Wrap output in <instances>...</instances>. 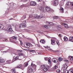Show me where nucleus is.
Instances as JSON below:
<instances>
[{
  "label": "nucleus",
  "instance_id": "nucleus-11",
  "mask_svg": "<svg viewBox=\"0 0 73 73\" xmlns=\"http://www.w3.org/2000/svg\"><path fill=\"white\" fill-rule=\"evenodd\" d=\"M62 25L64 26L65 28H68V24L66 23H63L62 24Z\"/></svg>",
  "mask_w": 73,
  "mask_h": 73
},
{
  "label": "nucleus",
  "instance_id": "nucleus-17",
  "mask_svg": "<svg viewBox=\"0 0 73 73\" xmlns=\"http://www.w3.org/2000/svg\"><path fill=\"white\" fill-rule=\"evenodd\" d=\"M51 44H52V45H54L56 44V43H55V42H54V40L51 39Z\"/></svg>",
  "mask_w": 73,
  "mask_h": 73
},
{
  "label": "nucleus",
  "instance_id": "nucleus-20",
  "mask_svg": "<svg viewBox=\"0 0 73 73\" xmlns=\"http://www.w3.org/2000/svg\"><path fill=\"white\" fill-rule=\"evenodd\" d=\"M4 28V25L0 24V29H3Z\"/></svg>",
  "mask_w": 73,
  "mask_h": 73
},
{
  "label": "nucleus",
  "instance_id": "nucleus-49",
  "mask_svg": "<svg viewBox=\"0 0 73 73\" xmlns=\"http://www.w3.org/2000/svg\"><path fill=\"white\" fill-rule=\"evenodd\" d=\"M59 36H60V37H62V35H61V34H59Z\"/></svg>",
  "mask_w": 73,
  "mask_h": 73
},
{
  "label": "nucleus",
  "instance_id": "nucleus-28",
  "mask_svg": "<svg viewBox=\"0 0 73 73\" xmlns=\"http://www.w3.org/2000/svg\"><path fill=\"white\" fill-rule=\"evenodd\" d=\"M63 71L65 73H69V71H68L67 70H63Z\"/></svg>",
  "mask_w": 73,
  "mask_h": 73
},
{
  "label": "nucleus",
  "instance_id": "nucleus-1",
  "mask_svg": "<svg viewBox=\"0 0 73 73\" xmlns=\"http://www.w3.org/2000/svg\"><path fill=\"white\" fill-rule=\"evenodd\" d=\"M7 31L8 32H12V29L11 26L10 25H8L7 28Z\"/></svg>",
  "mask_w": 73,
  "mask_h": 73
},
{
  "label": "nucleus",
  "instance_id": "nucleus-42",
  "mask_svg": "<svg viewBox=\"0 0 73 73\" xmlns=\"http://www.w3.org/2000/svg\"><path fill=\"white\" fill-rule=\"evenodd\" d=\"M37 32L38 33H42V32H41V31H37Z\"/></svg>",
  "mask_w": 73,
  "mask_h": 73
},
{
  "label": "nucleus",
  "instance_id": "nucleus-53",
  "mask_svg": "<svg viewBox=\"0 0 73 73\" xmlns=\"http://www.w3.org/2000/svg\"><path fill=\"white\" fill-rule=\"evenodd\" d=\"M42 0H38V1H41Z\"/></svg>",
  "mask_w": 73,
  "mask_h": 73
},
{
  "label": "nucleus",
  "instance_id": "nucleus-18",
  "mask_svg": "<svg viewBox=\"0 0 73 73\" xmlns=\"http://www.w3.org/2000/svg\"><path fill=\"white\" fill-rule=\"evenodd\" d=\"M29 73H32L33 72V69L32 68H30L29 70Z\"/></svg>",
  "mask_w": 73,
  "mask_h": 73
},
{
  "label": "nucleus",
  "instance_id": "nucleus-55",
  "mask_svg": "<svg viewBox=\"0 0 73 73\" xmlns=\"http://www.w3.org/2000/svg\"><path fill=\"white\" fill-rule=\"evenodd\" d=\"M12 19H13V18H11V19H9V20H12Z\"/></svg>",
  "mask_w": 73,
  "mask_h": 73
},
{
  "label": "nucleus",
  "instance_id": "nucleus-59",
  "mask_svg": "<svg viewBox=\"0 0 73 73\" xmlns=\"http://www.w3.org/2000/svg\"><path fill=\"white\" fill-rule=\"evenodd\" d=\"M22 73H24V72H22Z\"/></svg>",
  "mask_w": 73,
  "mask_h": 73
},
{
  "label": "nucleus",
  "instance_id": "nucleus-16",
  "mask_svg": "<svg viewBox=\"0 0 73 73\" xmlns=\"http://www.w3.org/2000/svg\"><path fill=\"white\" fill-rule=\"evenodd\" d=\"M64 41H67L68 40V38L66 36H64Z\"/></svg>",
  "mask_w": 73,
  "mask_h": 73
},
{
  "label": "nucleus",
  "instance_id": "nucleus-33",
  "mask_svg": "<svg viewBox=\"0 0 73 73\" xmlns=\"http://www.w3.org/2000/svg\"><path fill=\"white\" fill-rule=\"evenodd\" d=\"M62 58H61V57L59 58L58 60L59 61H62Z\"/></svg>",
  "mask_w": 73,
  "mask_h": 73
},
{
  "label": "nucleus",
  "instance_id": "nucleus-41",
  "mask_svg": "<svg viewBox=\"0 0 73 73\" xmlns=\"http://www.w3.org/2000/svg\"><path fill=\"white\" fill-rule=\"evenodd\" d=\"M50 22H48V21H46V24H47L48 25H49V23Z\"/></svg>",
  "mask_w": 73,
  "mask_h": 73
},
{
  "label": "nucleus",
  "instance_id": "nucleus-5",
  "mask_svg": "<svg viewBox=\"0 0 73 73\" xmlns=\"http://www.w3.org/2000/svg\"><path fill=\"white\" fill-rule=\"evenodd\" d=\"M67 65L66 64H64L63 66V67L62 68L63 70H66L67 69Z\"/></svg>",
  "mask_w": 73,
  "mask_h": 73
},
{
  "label": "nucleus",
  "instance_id": "nucleus-58",
  "mask_svg": "<svg viewBox=\"0 0 73 73\" xmlns=\"http://www.w3.org/2000/svg\"><path fill=\"white\" fill-rule=\"evenodd\" d=\"M63 1H65V0H62Z\"/></svg>",
  "mask_w": 73,
  "mask_h": 73
},
{
  "label": "nucleus",
  "instance_id": "nucleus-37",
  "mask_svg": "<svg viewBox=\"0 0 73 73\" xmlns=\"http://www.w3.org/2000/svg\"><path fill=\"white\" fill-rule=\"evenodd\" d=\"M41 67H42V68H44V67H46V65H45V64H44V65H42L41 66Z\"/></svg>",
  "mask_w": 73,
  "mask_h": 73
},
{
  "label": "nucleus",
  "instance_id": "nucleus-48",
  "mask_svg": "<svg viewBox=\"0 0 73 73\" xmlns=\"http://www.w3.org/2000/svg\"><path fill=\"white\" fill-rule=\"evenodd\" d=\"M71 5L72 6V8H73V2H71Z\"/></svg>",
  "mask_w": 73,
  "mask_h": 73
},
{
  "label": "nucleus",
  "instance_id": "nucleus-10",
  "mask_svg": "<svg viewBox=\"0 0 73 73\" xmlns=\"http://www.w3.org/2000/svg\"><path fill=\"white\" fill-rule=\"evenodd\" d=\"M26 45L27 46V48H29V46H32V44L29 43H26Z\"/></svg>",
  "mask_w": 73,
  "mask_h": 73
},
{
  "label": "nucleus",
  "instance_id": "nucleus-52",
  "mask_svg": "<svg viewBox=\"0 0 73 73\" xmlns=\"http://www.w3.org/2000/svg\"><path fill=\"white\" fill-rule=\"evenodd\" d=\"M34 64H32V63H31V66H34Z\"/></svg>",
  "mask_w": 73,
  "mask_h": 73
},
{
  "label": "nucleus",
  "instance_id": "nucleus-24",
  "mask_svg": "<svg viewBox=\"0 0 73 73\" xmlns=\"http://www.w3.org/2000/svg\"><path fill=\"white\" fill-rule=\"evenodd\" d=\"M57 28L58 30H61V28L60 27V26H57Z\"/></svg>",
  "mask_w": 73,
  "mask_h": 73
},
{
  "label": "nucleus",
  "instance_id": "nucleus-22",
  "mask_svg": "<svg viewBox=\"0 0 73 73\" xmlns=\"http://www.w3.org/2000/svg\"><path fill=\"white\" fill-rule=\"evenodd\" d=\"M72 4V2H67L66 3V5H70Z\"/></svg>",
  "mask_w": 73,
  "mask_h": 73
},
{
  "label": "nucleus",
  "instance_id": "nucleus-2",
  "mask_svg": "<svg viewBox=\"0 0 73 73\" xmlns=\"http://www.w3.org/2000/svg\"><path fill=\"white\" fill-rule=\"evenodd\" d=\"M27 25L25 24H24V23H21L19 25V28H24V27H26Z\"/></svg>",
  "mask_w": 73,
  "mask_h": 73
},
{
  "label": "nucleus",
  "instance_id": "nucleus-35",
  "mask_svg": "<svg viewBox=\"0 0 73 73\" xmlns=\"http://www.w3.org/2000/svg\"><path fill=\"white\" fill-rule=\"evenodd\" d=\"M56 44H57V45H59L60 43L59 42V41L58 40H56Z\"/></svg>",
  "mask_w": 73,
  "mask_h": 73
},
{
  "label": "nucleus",
  "instance_id": "nucleus-13",
  "mask_svg": "<svg viewBox=\"0 0 73 73\" xmlns=\"http://www.w3.org/2000/svg\"><path fill=\"white\" fill-rule=\"evenodd\" d=\"M44 27L46 29H50L51 28V27L49 25H45L44 26Z\"/></svg>",
  "mask_w": 73,
  "mask_h": 73
},
{
  "label": "nucleus",
  "instance_id": "nucleus-43",
  "mask_svg": "<svg viewBox=\"0 0 73 73\" xmlns=\"http://www.w3.org/2000/svg\"><path fill=\"white\" fill-rule=\"evenodd\" d=\"M56 72L57 73H59V72H60V70H56Z\"/></svg>",
  "mask_w": 73,
  "mask_h": 73
},
{
  "label": "nucleus",
  "instance_id": "nucleus-30",
  "mask_svg": "<svg viewBox=\"0 0 73 73\" xmlns=\"http://www.w3.org/2000/svg\"><path fill=\"white\" fill-rule=\"evenodd\" d=\"M40 42L42 43V44H44L45 43V41L44 40H41L40 41Z\"/></svg>",
  "mask_w": 73,
  "mask_h": 73
},
{
  "label": "nucleus",
  "instance_id": "nucleus-40",
  "mask_svg": "<svg viewBox=\"0 0 73 73\" xmlns=\"http://www.w3.org/2000/svg\"><path fill=\"white\" fill-rule=\"evenodd\" d=\"M48 58H44V60L45 61H47L48 60Z\"/></svg>",
  "mask_w": 73,
  "mask_h": 73
},
{
  "label": "nucleus",
  "instance_id": "nucleus-47",
  "mask_svg": "<svg viewBox=\"0 0 73 73\" xmlns=\"http://www.w3.org/2000/svg\"><path fill=\"white\" fill-rule=\"evenodd\" d=\"M18 52H22V50H18Z\"/></svg>",
  "mask_w": 73,
  "mask_h": 73
},
{
  "label": "nucleus",
  "instance_id": "nucleus-54",
  "mask_svg": "<svg viewBox=\"0 0 73 73\" xmlns=\"http://www.w3.org/2000/svg\"><path fill=\"white\" fill-rule=\"evenodd\" d=\"M4 52L5 53H7V51H3V53H4Z\"/></svg>",
  "mask_w": 73,
  "mask_h": 73
},
{
  "label": "nucleus",
  "instance_id": "nucleus-46",
  "mask_svg": "<svg viewBox=\"0 0 73 73\" xmlns=\"http://www.w3.org/2000/svg\"><path fill=\"white\" fill-rule=\"evenodd\" d=\"M64 62H68V61L67 60H65Z\"/></svg>",
  "mask_w": 73,
  "mask_h": 73
},
{
  "label": "nucleus",
  "instance_id": "nucleus-57",
  "mask_svg": "<svg viewBox=\"0 0 73 73\" xmlns=\"http://www.w3.org/2000/svg\"><path fill=\"white\" fill-rule=\"evenodd\" d=\"M38 46H40L38 45Z\"/></svg>",
  "mask_w": 73,
  "mask_h": 73
},
{
  "label": "nucleus",
  "instance_id": "nucleus-56",
  "mask_svg": "<svg viewBox=\"0 0 73 73\" xmlns=\"http://www.w3.org/2000/svg\"><path fill=\"white\" fill-rule=\"evenodd\" d=\"M26 23V21H25L24 22V23Z\"/></svg>",
  "mask_w": 73,
  "mask_h": 73
},
{
  "label": "nucleus",
  "instance_id": "nucleus-26",
  "mask_svg": "<svg viewBox=\"0 0 73 73\" xmlns=\"http://www.w3.org/2000/svg\"><path fill=\"white\" fill-rule=\"evenodd\" d=\"M68 73H73V70L70 69L68 71Z\"/></svg>",
  "mask_w": 73,
  "mask_h": 73
},
{
  "label": "nucleus",
  "instance_id": "nucleus-6",
  "mask_svg": "<svg viewBox=\"0 0 73 73\" xmlns=\"http://www.w3.org/2000/svg\"><path fill=\"white\" fill-rule=\"evenodd\" d=\"M49 69V66H47L46 67L44 68L43 69V70L44 72H47V70H48V69Z\"/></svg>",
  "mask_w": 73,
  "mask_h": 73
},
{
  "label": "nucleus",
  "instance_id": "nucleus-50",
  "mask_svg": "<svg viewBox=\"0 0 73 73\" xmlns=\"http://www.w3.org/2000/svg\"><path fill=\"white\" fill-rule=\"evenodd\" d=\"M44 48H49V47L48 46H44Z\"/></svg>",
  "mask_w": 73,
  "mask_h": 73
},
{
  "label": "nucleus",
  "instance_id": "nucleus-3",
  "mask_svg": "<svg viewBox=\"0 0 73 73\" xmlns=\"http://www.w3.org/2000/svg\"><path fill=\"white\" fill-rule=\"evenodd\" d=\"M58 1L57 0H55L54 2V5L56 6V5H57L58 4Z\"/></svg>",
  "mask_w": 73,
  "mask_h": 73
},
{
  "label": "nucleus",
  "instance_id": "nucleus-36",
  "mask_svg": "<svg viewBox=\"0 0 73 73\" xmlns=\"http://www.w3.org/2000/svg\"><path fill=\"white\" fill-rule=\"evenodd\" d=\"M12 71L13 73H16V71H15V69H13L12 70Z\"/></svg>",
  "mask_w": 73,
  "mask_h": 73
},
{
  "label": "nucleus",
  "instance_id": "nucleus-14",
  "mask_svg": "<svg viewBox=\"0 0 73 73\" xmlns=\"http://www.w3.org/2000/svg\"><path fill=\"white\" fill-rule=\"evenodd\" d=\"M58 68V66L57 65H55L52 68V70H56V69Z\"/></svg>",
  "mask_w": 73,
  "mask_h": 73
},
{
  "label": "nucleus",
  "instance_id": "nucleus-9",
  "mask_svg": "<svg viewBox=\"0 0 73 73\" xmlns=\"http://www.w3.org/2000/svg\"><path fill=\"white\" fill-rule=\"evenodd\" d=\"M19 56H17L16 57H15V58H13V62H14V61L17 60H19Z\"/></svg>",
  "mask_w": 73,
  "mask_h": 73
},
{
  "label": "nucleus",
  "instance_id": "nucleus-38",
  "mask_svg": "<svg viewBox=\"0 0 73 73\" xmlns=\"http://www.w3.org/2000/svg\"><path fill=\"white\" fill-rule=\"evenodd\" d=\"M53 24H54L52 22H51V23L50 22L49 23V25H53Z\"/></svg>",
  "mask_w": 73,
  "mask_h": 73
},
{
  "label": "nucleus",
  "instance_id": "nucleus-21",
  "mask_svg": "<svg viewBox=\"0 0 73 73\" xmlns=\"http://www.w3.org/2000/svg\"><path fill=\"white\" fill-rule=\"evenodd\" d=\"M73 40V36L70 37L69 39V41H71L72 42V41H72Z\"/></svg>",
  "mask_w": 73,
  "mask_h": 73
},
{
  "label": "nucleus",
  "instance_id": "nucleus-39",
  "mask_svg": "<svg viewBox=\"0 0 73 73\" xmlns=\"http://www.w3.org/2000/svg\"><path fill=\"white\" fill-rule=\"evenodd\" d=\"M48 62L49 64H51V60H50V59H49L48 60Z\"/></svg>",
  "mask_w": 73,
  "mask_h": 73
},
{
  "label": "nucleus",
  "instance_id": "nucleus-7",
  "mask_svg": "<svg viewBox=\"0 0 73 73\" xmlns=\"http://www.w3.org/2000/svg\"><path fill=\"white\" fill-rule=\"evenodd\" d=\"M30 4L31 5H32V6H35L36 5V2L34 1H31L30 2Z\"/></svg>",
  "mask_w": 73,
  "mask_h": 73
},
{
  "label": "nucleus",
  "instance_id": "nucleus-12",
  "mask_svg": "<svg viewBox=\"0 0 73 73\" xmlns=\"http://www.w3.org/2000/svg\"><path fill=\"white\" fill-rule=\"evenodd\" d=\"M5 61V60L4 59L0 58V62H1V63H3V62H4Z\"/></svg>",
  "mask_w": 73,
  "mask_h": 73
},
{
  "label": "nucleus",
  "instance_id": "nucleus-32",
  "mask_svg": "<svg viewBox=\"0 0 73 73\" xmlns=\"http://www.w3.org/2000/svg\"><path fill=\"white\" fill-rule=\"evenodd\" d=\"M29 52H32V53H34V52H35V51L34 50H30Z\"/></svg>",
  "mask_w": 73,
  "mask_h": 73
},
{
  "label": "nucleus",
  "instance_id": "nucleus-31",
  "mask_svg": "<svg viewBox=\"0 0 73 73\" xmlns=\"http://www.w3.org/2000/svg\"><path fill=\"white\" fill-rule=\"evenodd\" d=\"M59 17H58V16L54 17L53 18L54 19H59Z\"/></svg>",
  "mask_w": 73,
  "mask_h": 73
},
{
  "label": "nucleus",
  "instance_id": "nucleus-25",
  "mask_svg": "<svg viewBox=\"0 0 73 73\" xmlns=\"http://www.w3.org/2000/svg\"><path fill=\"white\" fill-rule=\"evenodd\" d=\"M18 55L19 56H24V54L23 53H19Z\"/></svg>",
  "mask_w": 73,
  "mask_h": 73
},
{
  "label": "nucleus",
  "instance_id": "nucleus-4",
  "mask_svg": "<svg viewBox=\"0 0 73 73\" xmlns=\"http://www.w3.org/2000/svg\"><path fill=\"white\" fill-rule=\"evenodd\" d=\"M46 10L47 12H48V11H51V12H52V11H53L52 10H51L47 6H46Z\"/></svg>",
  "mask_w": 73,
  "mask_h": 73
},
{
  "label": "nucleus",
  "instance_id": "nucleus-15",
  "mask_svg": "<svg viewBox=\"0 0 73 73\" xmlns=\"http://www.w3.org/2000/svg\"><path fill=\"white\" fill-rule=\"evenodd\" d=\"M52 61L54 63H57L58 61L57 59L55 58L53 59Z\"/></svg>",
  "mask_w": 73,
  "mask_h": 73
},
{
  "label": "nucleus",
  "instance_id": "nucleus-19",
  "mask_svg": "<svg viewBox=\"0 0 73 73\" xmlns=\"http://www.w3.org/2000/svg\"><path fill=\"white\" fill-rule=\"evenodd\" d=\"M60 10L62 13H64V9L62 7H61Z\"/></svg>",
  "mask_w": 73,
  "mask_h": 73
},
{
  "label": "nucleus",
  "instance_id": "nucleus-51",
  "mask_svg": "<svg viewBox=\"0 0 73 73\" xmlns=\"http://www.w3.org/2000/svg\"><path fill=\"white\" fill-rule=\"evenodd\" d=\"M19 66H20V68H21V67H22V65H19Z\"/></svg>",
  "mask_w": 73,
  "mask_h": 73
},
{
  "label": "nucleus",
  "instance_id": "nucleus-44",
  "mask_svg": "<svg viewBox=\"0 0 73 73\" xmlns=\"http://www.w3.org/2000/svg\"><path fill=\"white\" fill-rule=\"evenodd\" d=\"M20 68V66H17L16 67V68Z\"/></svg>",
  "mask_w": 73,
  "mask_h": 73
},
{
  "label": "nucleus",
  "instance_id": "nucleus-34",
  "mask_svg": "<svg viewBox=\"0 0 73 73\" xmlns=\"http://www.w3.org/2000/svg\"><path fill=\"white\" fill-rule=\"evenodd\" d=\"M11 60H7L6 61V62L7 64H10V63H11Z\"/></svg>",
  "mask_w": 73,
  "mask_h": 73
},
{
  "label": "nucleus",
  "instance_id": "nucleus-45",
  "mask_svg": "<svg viewBox=\"0 0 73 73\" xmlns=\"http://www.w3.org/2000/svg\"><path fill=\"white\" fill-rule=\"evenodd\" d=\"M20 44L21 45H22L23 44V42H22V41L21 40H20Z\"/></svg>",
  "mask_w": 73,
  "mask_h": 73
},
{
  "label": "nucleus",
  "instance_id": "nucleus-23",
  "mask_svg": "<svg viewBox=\"0 0 73 73\" xmlns=\"http://www.w3.org/2000/svg\"><path fill=\"white\" fill-rule=\"evenodd\" d=\"M28 65V62H25L24 64V66L25 67V66H27Z\"/></svg>",
  "mask_w": 73,
  "mask_h": 73
},
{
  "label": "nucleus",
  "instance_id": "nucleus-27",
  "mask_svg": "<svg viewBox=\"0 0 73 73\" xmlns=\"http://www.w3.org/2000/svg\"><path fill=\"white\" fill-rule=\"evenodd\" d=\"M39 19H40L42 18V17H43V15H39Z\"/></svg>",
  "mask_w": 73,
  "mask_h": 73
},
{
  "label": "nucleus",
  "instance_id": "nucleus-8",
  "mask_svg": "<svg viewBox=\"0 0 73 73\" xmlns=\"http://www.w3.org/2000/svg\"><path fill=\"white\" fill-rule=\"evenodd\" d=\"M34 18L36 19H39V15H38L37 14H35L34 15Z\"/></svg>",
  "mask_w": 73,
  "mask_h": 73
},
{
  "label": "nucleus",
  "instance_id": "nucleus-29",
  "mask_svg": "<svg viewBox=\"0 0 73 73\" xmlns=\"http://www.w3.org/2000/svg\"><path fill=\"white\" fill-rule=\"evenodd\" d=\"M12 38L13 39H15V40H17V38H18V37H16L15 36H13L12 37Z\"/></svg>",
  "mask_w": 73,
  "mask_h": 73
}]
</instances>
